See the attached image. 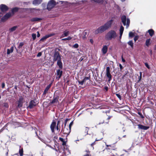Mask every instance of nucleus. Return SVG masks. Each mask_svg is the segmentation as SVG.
Returning a JSON list of instances; mask_svg holds the SVG:
<instances>
[{
	"label": "nucleus",
	"instance_id": "1",
	"mask_svg": "<svg viewBox=\"0 0 156 156\" xmlns=\"http://www.w3.org/2000/svg\"><path fill=\"white\" fill-rule=\"evenodd\" d=\"M112 22V20H111L108 21L104 25L100 27L97 30H95L94 32V33L98 34L104 32L110 28Z\"/></svg>",
	"mask_w": 156,
	"mask_h": 156
},
{
	"label": "nucleus",
	"instance_id": "2",
	"mask_svg": "<svg viewBox=\"0 0 156 156\" xmlns=\"http://www.w3.org/2000/svg\"><path fill=\"white\" fill-rule=\"evenodd\" d=\"M117 36L116 32L113 30L109 31L106 35L105 38L107 40H111L115 38Z\"/></svg>",
	"mask_w": 156,
	"mask_h": 156
},
{
	"label": "nucleus",
	"instance_id": "3",
	"mask_svg": "<svg viewBox=\"0 0 156 156\" xmlns=\"http://www.w3.org/2000/svg\"><path fill=\"white\" fill-rule=\"evenodd\" d=\"M121 20L124 26L126 25V27L127 28L129 25L130 20L129 19H126L125 16H123L121 17Z\"/></svg>",
	"mask_w": 156,
	"mask_h": 156
},
{
	"label": "nucleus",
	"instance_id": "4",
	"mask_svg": "<svg viewBox=\"0 0 156 156\" xmlns=\"http://www.w3.org/2000/svg\"><path fill=\"white\" fill-rule=\"evenodd\" d=\"M56 5V2L53 0H51L48 3L47 9L50 10Z\"/></svg>",
	"mask_w": 156,
	"mask_h": 156
},
{
	"label": "nucleus",
	"instance_id": "5",
	"mask_svg": "<svg viewBox=\"0 0 156 156\" xmlns=\"http://www.w3.org/2000/svg\"><path fill=\"white\" fill-rule=\"evenodd\" d=\"M53 58V61H58L61 59V57L59 53L58 52H55V53Z\"/></svg>",
	"mask_w": 156,
	"mask_h": 156
},
{
	"label": "nucleus",
	"instance_id": "6",
	"mask_svg": "<svg viewBox=\"0 0 156 156\" xmlns=\"http://www.w3.org/2000/svg\"><path fill=\"white\" fill-rule=\"evenodd\" d=\"M110 67H107L106 69V75L109 78L108 81H110L112 79V75L110 73Z\"/></svg>",
	"mask_w": 156,
	"mask_h": 156
},
{
	"label": "nucleus",
	"instance_id": "7",
	"mask_svg": "<svg viewBox=\"0 0 156 156\" xmlns=\"http://www.w3.org/2000/svg\"><path fill=\"white\" fill-rule=\"evenodd\" d=\"M87 81L88 82H90L89 78L88 77H85L83 80L81 81H79L78 82L79 84H80L81 85H83L84 83H85Z\"/></svg>",
	"mask_w": 156,
	"mask_h": 156
},
{
	"label": "nucleus",
	"instance_id": "8",
	"mask_svg": "<svg viewBox=\"0 0 156 156\" xmlns=\"http://www.w3.org/2000/svg\"><path fill=\"white\" fill-rule=\"evenodd\" d=\"M12 16L11 13L9 12L7 13L5 16H4L2 18V21H5L7 20L10 17Z\"/></svg>",
	"mask_w": 156,
	"mask_h": 156
},
{
	"label": "nucleus",
	"instance_id": "9",
	"mask_svg": "<svg viewBox=\"0 0 156 156\" xmlns=\"http://www.w3.org/2000/svg\"><path fill=\"white\" fill-rule=\"evenodd\" d=\"M70 32L68 30H66L64 31L63 34L60 37V38H62L68 36Z\"/></svg>",
	"mask_w": 156,
	"mask_h": 156
},
{
	"label": "nucleus",
	"instance_id": "10",
	"mask_svg": "<svg viewBox=\"0 0 156 156\" xmlns=\"http://www.w3.org/2000/svg\"><path fill=\"white\" fill-rule=\"evenodd\" d=\"M54 35V34H48L47 35H46L45 36L43 37L42 38H41L40 40V41H44V40H45L46 39L48 38L49 37L52 36Z\"/></svg>",
	"mask_w": 156,
	"mask_h": 156
},
{
	"label": "nucleus",
	"instance_id": "11",
	"mask_svg": "<svg viewBox=\"0 0 156 156\" xmlns=\"http://www.w3.org/2000/svg\"><path fill=\"white\" fill-rule=\"evenodd\" d=\"M0 7L1 9L2 12H6L8 9L7 7L4 5H1Z\"/></svg>",
	"mask_w": 156,
	"mask_h": 156
},
{
	"label": "nucleus",
	"instance_id": "12",
	"mask_svg": "<svg viewBox=\"0 0 156 156\" xmlns=\"http://www.w3.org/2000/svg\"><path fill=\"white\" fill-rule=\"evenodd\" d=\"M36 105V103L34 101H32L30 102L29 105L28 107L31 109L35 106Z\"/></svg>",
	"mask_w": 156,
	"mask_h": 156
},
{
	"label": "nucleus",
	"instance_id": "13",
	"mask_svg": "<svg viewBox=\"0 0 156 156\" xmlns=\"http://www.w3.org/2000/svg\"><path fill=\"white\" fill-rule=\"evenodd\" d=\"M56 123L55 122H53L51 125V129L52 132L54 133V129L56 126Z\"/></svg>",
	"mask_w": 156,
	"mask_h": 156
},
{
	"label": "nucleus",
	"instance_id": "14",
	"mask_svg": "<svg viewBox=\"0 0 156 156\" xmlns=\"http://www.w3.org/2000/svg\"><path fill=\"white\" fill-rule=\"evenodd\" d=\"M138 126L139 129H142L147 130L149 128V126H144L141 124L138 125Z\"/></svg>",
	"mask_w": 156,
	"mask_h": 156
},
{
	"label": "nucleus",
	"instance_id": "15",
	"mask_svg": "<svg viewBox=\"0 0 156 156\" xmlns=\"http://www.w3.org/2000/svg\"><path fill=\"white\" fill-rule=\"evenodd\" d=\"M108 47L106 45L103 46L102 49V52L103 54H105L107 53L108 50Z\"/></svg>",
	"mask_w": 156,
	"mask_h": 156
},
{
	"label": "nucleus",
	"instance_id": "16",
	"mask_svg": "<svg viewBox=\"0 0 156 156\" xmlns=\"http://www.w3.org/2000/svg\"><path fill=\"white\" fill-rule=\"evenodd\" d=\"M62 73V71H61L59 69L57 70L56 71V74L58 76V79H59L61 77Z\"/></svg>",
	"mask_w": 156,
	"mask_h": 156
},
{
	"label": "nucleus",
	"instance_id": "17",
	"mask_svg": "<svg viewBox=\"0 0 156 156\" xmlns=\"http://www.w3.org/2000/svg\"><path fill=\"white\" fill-rule=\"evenodd\" d=\"M41 19L38 17L33 18L30 20L31 22H34L41 20Z\"/></svg>",
	"mask_w": 156,
	"mask_h": 156
},
{
	"label": "nucleus",
	"instance_id": "18",
	"mask_svg": "<svg viewBox=\"0 0 156 156\" xmlns=\"http://www.w3.org/2000/svg\"><path fill=\"white\" fill-rule=\"evenodd\" d=\"M42 2V0H34L33 2L34 5H37L40 4Z\"/></svg>",
	"mask_w": 156,
	"mask_h": 156
},
{
	"label": "nucleus",
	"instance_id": "19",
	"mask_svg": "<svg viewBox=\"0 0 156 156\" xmlns=\"http://www.w3.org/2000/svg\"><path fill=\"white\" fill-rule=\"evenodd\" d=\"M58 102V98H54L52 101L51 102V104H57Z\"/></svg>",
	"mask_w": 156,
	"mask_h": 156
},
{
	"label": "nucleus",
	"instance_id": "20",
	"mask_svg": "<svg viewBox=\"0 0 156 156\" xmlns=\"http://www.w3.org/2000/svg\"><path fill=\"white\" fill-rule=\"evenodd\" d=\"M29 11L30 12V13H32L34 12L35 11L36 12L37 11H40V9H36L35 8H30L29 9Z\"/></svg>",
	"mask_w": 156,
	"mask_h": 156
},
{
	"label": "nucleus",
	"instance_id": "21",
	"mask_svg": "<svg viewBox=\"0 0 156 156\" xmlns=\"http://www.w3.org/2000/svg\"><path fill=\"white\" fill-rule=\"evenodd\" d=\"M13 50V47H12L10 49H8L7 50V54L8 55L10 54V53H12Z\"/></svg>",
	"mask_w": 156,
	"mask_h": 156
},
{
	"label": "nucleus",
	"instance_id": "22",
	"mask_svg": "<svg viewBox=\"0 0 156 156\" xmlns=\"http://www.w3.org/2000/svg\"><path fill=\"white\" fill-rule=\"evenodd\" d=\"M148 32L149 33L150 35L152 37L154 34V31L152 29H150L148 30Z\"/></svg>",
	"mask_w": 156,
	"mask_h": 156
},
{
	"label": "nucleus",
	"instance_id": "23",
	"mask_svg": "<svg viewBox=\"0 0 156 156\" xmlns=\"http://www.w3.org/2000/svg\"><path fill=\"white\" fill-rule=\"evenodd\" d=\"M102 0H91V2L92 3H99L102 2Z\"/></svg>",
	"mask_w": 156,
	"mask_h": 156
},
{
	"label": "nucleus",
	"instance_id": "24",
	"mask_svg": "<svg viewBox=\"0 0 156 156\" xmlns=\"http://www.w3.org/2000/svg\"><path fill=\"white\" fill-rule=\"evenodd\" d=\"M17 27L18 26H17L13 27L9 29V31H10V32H12L15 31L17 28Z\"/></svg>",
	"mask_w": 156,
	"mask_h": 156
},
{
	"label": "nucleus",
	"instance_id": "25",
	"mask_svg": "<svg viewBox=\"0 0 156 156\" xmlns=\"http://www.w3.org/2000/svg\"><path fill=\"white\" fill-rule=\"evenodd\" d=\"M57 64L60 68H62V63L61 62V59L57 61Z\"/></svg>",
	"mask_w": 156,
	"mask_h": 156
},
{
	"label": "nucleus",
	"instance_id": "26",
	"mask_svg": "<svg viewBox=\"0 0 156 156\" xmlns=\"http://www.w3.org/2000/svg\"><path fill=\"white\" fill-rule=\"evenodd\" d=\"M150 39H147L146 41L145 42V44L148 47L149 45H150L151 43H150Z\"/></svg>",
	"mask_w": 156,
	"mask_h": 156
},
{
	"label": "nucleus",
	"instance_id": "27",
	"mask_svg": "<svg viewBox=\"0 0 156 156\" xmlns=\"http://www.w3.org/2000/svg\"><path fill=\"white\" fill-rule=\"evenodd\" d=\"M128 44L133 48V44L132 41H130L128 42Z\"/></svg>",
	"mask_w": 156,
	"mask_h": 156
},
{
	"label": "nucleus",
	"instance_id": "28",
	"mask_svg": "<svg viewBox=\"0 0 156 156\" xmlns=\"http://www.w3.org/2000/svg\"><path fill=\"white\" fill-rule=\"evenodd\" d=\"M72 39V37H70L69 36L67 38H63L62 39V41H69L71 40Z\"/></svg>",
	"mask_w": 156,
	"mask_h": 156
},
{
	"label": "nucleus",
	"instance_id": "29",
	"mask_svg": "<svg viewBox=\"0 0 156 156\" xmlns=\"http://www.w3.org/2000/svg\"><path fill=\"white\" fill-rule=\"evenodd\" d=\"M19 153L20 156H22L23 155V149H20L19 151Z\"/></svg>",
	"mask_w": 156,
	"mask_h": 156
},
{
	"label": "nucleus",
	"instance_id": "30",
	"mask_svg": "<svg viewBox=\"0 0 156 156\" xmlns=\"http://www.w3.org/2000/svg\"><path fill=\"white\" fill-rule=\"evenodd\" d=\"M124 30V27L122 26H121L120 29V34H123V32Z\"/></svg>",
	"mask_w": 156,
	"mask_h": 156
},
{
	"label": "nucleus",
	"instance_id": "31",
	"mask_svg": "<svg viewBox=\"0 0 156 156\" xmlns=\"http://www.w3.org/2000/svg\"><path fill=\"white\" fill-rule=\"evenodd\" d=\"M18 10V8H15L13 9L12 10V12L13 13L16 11H17Z\"/></svg>",
	"mask_w": 156,
	"mask_h": 156
},
{
	"label": "nucleus",
	"instance_id": "32",
	"mask_svg": "<svg viewBox=\"0 0 156 156\" xmlns=\"http://www.w3.org/2000/svg\"><path fill=\"white\" fill-rule=\"evenodd\" d=\"M134 35V34L133 33L130 32L129 33V37H132Z\"/></svg>",
	"mask_w": 156,
	"mask_h": 156
},
{
	"label": "nucleus",
	"instance_id": "33",
	"mask_svg": "<svg viewBox=\"0 0 156 156\" xmlns=\"http://www.w3.org/2000/svg\"><path fill=\"white\" fill-rule=\"evenodd\" d=\"M49 89V88L48 87H46L45 88V89L44 90L43 94H46L47 93V91H48V90Z\"/></svg>",
	"mask_w": 156,
	"mask_h": 156
},
{
	"label": "nucleus",
	"instance_id": "34",
	"mask_svg": "<svg viewBox=\"0 0 156 156\" xmlns=\"http://www.w3.org/2000/svg\"><path fill=\"white\" fill-rule=\"evenodd\" d=\"M32 36L33 39V40H34L36 38V34H33L32 35Z\"/></svg>",
	"mask_w": 156,
	"mask_h": 156
},
{
	"label": "nucleus",
	"instance_id": "35",
	"mask_svg": "<svg viewBox=\"0 0 156 156\" xmlns=\"http://www.w3.org/2000/svg\"><path fill=\"white\" fill-rule=\"evenodd\" d=\"M22 102H20V101H18V106L19 107H21L22 106Z\"/></svg>",
	"mask_w": 156,
	"mask_h": 156
},
{
	"label": "nucleus",
	"instance_id": "36",
	"mask_svg": "<svg viewBox=\"0 0 156 156\" xmlns=\"http://www.w3.org/2000/svg\"><path fill=\"white\" fill-rule=\"evenodd\" d=\"M79 46V45L77 44H74L73 46V47L75 48H77Z\"/></svg>",
	"mask_w": 156,
	"mask_h": 156
},
{
	"label": "nucleus",
	"instance_id": "37",
	"mask_svg": "<svg viewBox=\"0 0 156 156\" xmlns=\"http://www.w3.org/2000/svg\"><path fill=\"white\" fill-rule=\"evenodd\" d=\"M139 38L138 36H136L135 37L134 40L135 42H136L138 39Z\"/></svg>",
	"mask_w": 156,
	"mask_h": 156
},
{
	"label": "nucleus",
	"instance_id": "38",
	"mask_svg": "<svg viewBox=\"0 0 156 156\" xmlns=\"http://www.w3.org/2000/svg\"><path fill=\"white\" fill-rule=\"evenodd\" d=\"M73 121L72 122H71L69 124V130H70L71 129V126L73 125ZM70 130H69L70 131Z\"/></svg>",
	"mask_w": 156,
	"mask_h": 156
},
{
	"label": "nucleus",
	"instance_id": "39",
	"mask_svg": "<svg viewBox=\"0 0 156 156\" xmlns=\"http://www.w3.org/2000/svg\"><path fill=\"white\" fill-rule=\"evenodd\" d=\"M23 100V98L22 97H20L19 99V101H20V102H22Z\"/></svg>",
	"mask_w": 156,
	"mask_h": 156
},
{
	"label": "nucleus",
	"instance_id": "40",
	"mask_svg": "<svg viewBox=\"0 0 156 156\" xmlns=\"http://www.w3.org/2000/svg\"><path fill=\"white\" fill-rule=\"evenodd\" d=\"M116 96H117V97H118L120 100H121V96H120V95L118 94H116Z\"/></svg>",
	"mask_w": 156,
	"mask_h": 156
},
{
	"label": "nucleus",
	"instance_id": "41",
	"mask_svg": "<svg viewBox=\"0 0 156 156\" xmlns=\"http://www.w3.org/2000/svg\"><path fill=\"white\" fill-rule=\"evenodd\" d=\"M42 53L41 52H40L38 53V54L37 55V56L38 57H39L41 56V55Z\"/></svg>",
	"mask_w": 156,
	"mask_h": 156
},
{
	"label": "nucleus",
	"instance_id": "42",
	"mask_svg": "<svg viewBox=\"0 0 156 156\" xmlns=\"http://www.w3.org/2000/svg\"><path fill=\"white\" fill-rule=\"evenodd\" d=\"M141 77H142V76H138V79H139V80H138V82H137L139 83L140 82V81L141 79Z\"/></svg>",
	"mask_w": 156,
	"mask_h": 156
},
{
	"label": "nucleus",
	"instance_id": "43",
	"mask_svg": "<svg viewBox=\"0 0 156 156\" xmlns=\"http://www.w3.org/2000/svg\"><path fill=\"white\" fill-rule=\"evenodd\" d=\"M145 66L148 68V69H149L150 68V67H149V65H148V63H145Z\"/></svg>",
	"mask_w": 156,
	"mask_h": 156
},
{
	"label": "nucleus",
	"instance_id": "44",
	"mask_svg": "<svg viewBox=\"0 0 156 156\" xmlns=\"http://www.w3.org/2000/svg\"><path fill=\"white\" fill-rule=\"evenodd\" d=\"M23 45V44L22 43H20L19 46L18 48H21L22 47V46Z\"/></svg>",
	"mask_w": 156,
	"mask_h": 156
},
{
	"label": "nucleus",
	"instance_id": "45",
	"mask_svg": "<svg viewBox=\"0 0 156 156\" xmlns=\"http://www.w3.org/2000/svg\"><path fill=\"white\" fill-rule=\"evenodd\" d=\"M138 114L140 115V116L141 118H144V117L143 116V115L141 114V113L140 112H138Z\"/></svg>",
	"mask_w": 156,
	"mask_h": 156
},
{
	"label": "nucleus",
	"instance_id": "46",
	"mask_svg": "<svg viewBox=\"0 0 156 156\" xmlns=\"http://www.w3.org/2000/svg\"><path fill=\"white\" fill-rule=\"evenodd\" d=\"M59 121H58V123H57V127H56V129L57 131H59V129H58V124L59 123Z\"/></svg>",
	"mask_w": 156,
	"mask_h": 156
},
{
	"label": "nucleus",
	"instance_id": "47",
	"mask_svg": "<svg viewBox=\"0 0 156 156\" xmlns=\"http://www.w3.org/2000/svg\"><path fill=\"white\" fill-rule=\"evenodd\" d=\"M59 140L62 142L64 141L63 139L62 138L60 137L59 138Z\"/></svg>",
	"mask_w": 156,
	"mask_h": 156
},
{
	"label": "nucleus",
	"instance_id": "48",
	"mask_svg": "<svg viewBox=\"0 0 156 156\" xmlns=\"http://www.w3.org/2000/svg\"><path fill=\"white\" fill-rule=\"evenodd\" d=\"M5 87V84L4 83H3L2 84V87L4 88Z\"/></svg>",
	"mask_w": 156,
	"mask_h": 156
},
{
	"label": "nucleus",
	"instance_id": "49",
	"mask_svg": "<svg viewBox=\"0 0 156 156\" xmlns=\"http://www.w3.org/2000/svg\"><path fill=\"white\" fill-rule=\"evenodd\" d=\"M37 37H39L40 36V35L39 33V32L38 31H37Z\"/></svg>",
	"mask_w": 156,
	"mask_h": 156
},
{
	"label": "nucleus",
	"instance_id": "50",
	"mask_svg": "<svg viewBox=\"0 0 156 156\" xmlns=\"http://www.w3.org/2000/svg\"><path fill=\"white\" fill-rule=\"evenodd\" d=\"M119 66L120 67V68L121 69H122V65L121 64H119Z\"/></svg>",
	"mask_w": 156,
	"mask_h": 156
},
{
	"label": "nucleus",
	"instance_id": "51",
	"mask_svg": "<svg viewBox=\"0 0 156 156\" xmlns=\"http://www.w3.org/2000/svg\"><path fill=\"white\" fill-rule=\"evenodd\" d=\"M90 43H91L93 44V39H90Z\"/></svg>",
	"mask_w": 156,
	"mask_h": 156
},
{
	"label": "nucleus",
	"instance_id": "52",
	"mask_svg": "<svg viewBox=\"0 0 156 156\" xmlns=\"http://www.w3.org/2000/svg\"><path fill=\"white\" fill-rule=\"evenodd\" d=\"M86 130H87V134H88V130H89V129L87 127H86Z\"/></svg>",
	"mask_w": 156,
	"mask_h": 156
},
{
	"label": "nucleus",
	"instance_id": "53",
	"mask_svg": "<svg viewBox=\"0 0 156 156\" xmlns=\"http://www.w3.org/2000/svg\"><path fill=\"white\" fill-rule=\"evenodd\" d=\"M51 84H50L47 87H48L49 88H50L51 87Z\"/></svg>",
	"mask_w": 156,
	"mask_h": 156
},
{
	"label": "nucleus",
	"instance_id": "54",
	"mask_svg": "<svg viewBox=\"0 0 156 156\" xmlns=\"http://www.w3.org/2000/svg\"><path fill=\"white\" fill-rule=\"evenodd\" d=\"M51 84H50L47 87H48L49 88H50L51 87Z\"/></svg>",
	"mask_w": 156,
	"mask_h": 156
},
{
	"label": "nucleus",
	"instance_id": "55",
	"mask_svg": "<svg viewBox=\"0 0 156 156\" xmlns=\"http://www.w3.org/2000/svg\"><path fill=\"white\" fill-rule=\"evenodd\" d=\"M122 61L123 62H125V60L122 57Z\"/></svg>",
	"mask_w": 156,
	"mask_h": 156
},
{
	"label": "nucleus",
	"instance_id": "56",
	"mask_svg": "<svg viewBox=\"0 0 156 156\" xmlns=\"http://www.w3.org/2000/svg\"><path fill=\"white\" fill-rule=\"evenodd\" d=\"M122 34H120V36H119V38L120 39H121L122 35Z\"/></svg>",
	"mask_w": 156,
	"mask_h": 156
},
{
	"label": "nucleus",
	"instance_id": "57",
	"mask_svg": "<svg viewBox=\"0 0 156 156\" xmlns=\"http://www.w3.org/2000/svg\"><path fill=\"white\" fill-rule=\"evenodd\" d=\"M4 106L5 107H8V105L6 103H5V105H4Z\"/></svg>",
	"mask_w": 156,
	"mask_h": 156
},
{
	"label": "nucleus",
	"instance_id": "58",
	"mask_svg": "<svg viewBox=\"0 0 156 156\" xmlns=\"http://www.w3.org/2000/svg\"><path fill=\"white\" fill-rule=\"evenodd\" d=\"M55 151H59V152H60V153L61 152V151L60 150H57L56 149H55Z\"/></svg>",
	"mask_w": 156,
	"mask_h": 156
},
{
	"label": "nucleus",
	"instance_id": "59",
	"mask_svg": "<svg viewBox=\"0 0 156 156\" xmlns=\"http://www.w3.org/2000/svg\"><path fill=\"white\" fill-rule=\"evenodd\" d=\"M54 138L55 139H57V138H58V137L57 136H55L54 137Z\"/></svg>",
	"mask_w": 156,
	"mask_h": 156
},
{
	"label": "nucleus",
	"instance_id": "60",
	"mask_svg": "<svg viewBox=\"0 0 156 156\" xmlns=\"http://www.w3.org/2000/svg\"><path fill=\"white\" fill-rule=\"evenodd\" d=\"M63 143H62V145H65L66 144V142L64 141L63 142H62Z\"/></svg>",
	"mask_w": 156,
	"mask_h": 156
},
{
	"label": "nucleus",
	"instance_id": "61",
	"mask_svg": "<svg viewBox=\"0 0 156 156\" xmlns=\"http://www.w3.org/2000/svg\"><path fill=\"white\" fill-rule=\"evenodd\" d=\"M3 15V14L2 13H0V17L2 16Z\"/></svg>",
	"mask_w": 156,
	"mask_h": 156
},
{
	"label": "nucleus",
	"instance_id": "62",
	"mask_svg": "<svg viewBox=\"0 0 156 156\" xmlns=\"http://www.w3.org/2000/svg\"><path fill=\"white\" fill-rule=\"evenodd\" d=\"M3 15V14L2 13H0V17L2 16Z\"/></svg>",
	"mask_w": 156,
	"mask_h": 156
},
{
	"label": "nucleus",
	"instance_id": "63",
	"mask_svg": "<svg viewBox=\"0 0 156 156\" xmlns=\"http://www.w3.org/2000/svg\"><path fill=\"white\" fill-rule=\"evenodd\" d=\"M105 88L106 90H107L108 89V87H105Z\"/></svg>",
	"mask_w": 156,
	"mask_h": 156
},
{
	"label": "nucleus",
	"instance_id": "64",
	"mask_svg": "<svg viewBox=\"0 0 156 156\" xmlns=\"http://www.w3.org/2000/svg\"><path fill=\"white\" fill-rule=\"evenodd\" d=\"M95 144V142L91 144V146H93V145Z\"/></svg>",
	"mask_w": 156,
	"mask_h": 156
}]
</instances>
